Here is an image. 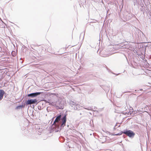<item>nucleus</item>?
Segmentation results:
<instances>
[{"label": "nucleus", "instance_id": "3", "mask_svg": "<svg viewBox=\"0 0 151 151\" xmlns=\"http://www.w3.org/2000/svg\"><path fill=\"white\" fill-rule=\"evenodd\" d=\"M41 93V92H38L35 93H33L29 94L27 95L28 96H30L32 97H35L38 95H40Z\"/></svg>", "mask_w": 151, "mask_h": 151}, {"label": "nucleus", "instance_id": "6", "mask_svg": "<svg viewBox=\"0 0 151 151\" xmlns=\"http://www.w3.org/2000/svg\"><path fill=\"white\" fill-rule=\"evenodd\" d=\"M61 115H60L58 116L56 118L55 121L53 123V124H55L56 122H58L60 120V118L61 117Z\"/></svg>", "mask_w": 151, "mask_h": 151}, {"label": "nucleus", "instance_id": "1", "mask_svg": "<svg viewBox=\"0 0 151 151\" xmlns=\"http://www.w3.org/2000/svg\"><path fill=\"white\" fill-rule=\"evenodd\" d=\"M123 133L130 137H133L135 135V133L130 130L124 131Z\"/></svg>", "mask_w": 151, "mask_h": 151}, {"label": "nucleus", "instance_id": "5", "mask_svg": "<svg viewBox=\"0 0 151 151\" xmlns=\"http://www.w3.org/2000/svg\"><path fill=\"white\" fill-rule=\"evenodd\" d=\"M4 93L5 92L4 90H0V101L3 99Z\"/></svg>", "mask_w": 151, "mask_h": 151}, {"label": "nucleus", "instance_id": "7", "mask_svg": "<svg viewBox=\"0 0 151 151\" xmlns=\"http://www.w3.org/2000/svg\"><path fill=\"white\" fill-rule=\"evenodd\" d=\"M23 106L22 105L18 106L16 107V109H20V108H22L23 107Z\"/></svg>", "mask_w": 151, "mask_h": 151}, {"label": "nucleus", "instance_id": "2", "mask_svg": "<svg viewBox=\"0 0 151 151\" xmlns=\"http://www.w3.org/2000/svg\"><path fill=\"white\" fill-rule=\"evenodd\" d=\"M37 102V100L36 99H29L26 102V104L27 105H30L32 104H35Z\"/></svg>", "mask_w": 151, "mask_h": 151}, {"label": "nucleus", "instance_id": "4", "mask_svg": "<svg viewBox=\"0 0 151 151\" xmlns=\"http://www.w3.org/2000/svg\"><path fill=\"white\" fill-rule=\"evenodd\" d=\"M66 115H65L64 116L62 119V124L61 126H63V125L65 126V124L66 120Z\"/></svg>", "mask_w": 151, "mask_h": 151}]
</instances>
